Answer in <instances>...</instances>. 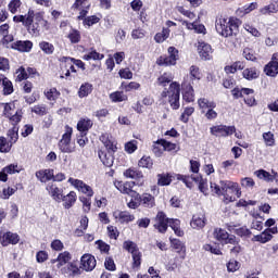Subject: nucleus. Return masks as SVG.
<instances>
[{
    "mask_svg": "<svg viewBox=\"0 0 278 278\" xmlns=\"http://www.w3.org/2000/svg\"><path fill=\"white\" fill-rule=\"evenodd\" d=\"M211 190L217 197H224V203H233L240 199V188L238 184L229 180H220L219 184L211 182Z\"/></svg>",
    "mask_w": 278,
    "mask_h": 278,
    "instance_id": "obj_1",
    "label": "nucleus"
},
{
    "mask_svg": "<svg viewBox=\"0 0 278 278\" xmlns=\"http://www.w3.org/2000/svg\"><path fill=\"white\" fill-rule=\"evenodd\" d=\"M240 25L242 22L238 17H224L223 15L216 17L215 28L219 36L224 38H229V36H237L238 31H240Z\"/></svg>",
    "mask_w": 278,
    "mask_h": 278,
    "instance_id": "obj_2",
    "label": "nucleus"
},
{
    "mask_svg": "<svg viewBox=\"0 0 278 278\" xmlns=\"http://www.w3.org/2000/svg\"><path fill=\"white\" fill-rule=\"evenodd\" d=\"M180 225L181 222L179 219L167 218L164 212H159L154 219V228L157 229L160 233H166L169 226L178 237H181L184 232Z\"/></svg>",
    "mask_w": 278,
    "mask_h": 278,
    "instance_id": "obj_3",
    "label": "nucleus"
},
{
    "mask_svg": "<svg viewBox=\"0 0 278 278\" xmlns=\"http://www.w3.org/2000/svg\"><path fill=\"white\" fill-rule=\"evenodd\" d=\"M181 93V85L177 81H172L169 84L168 89H164L161 92V101L163 103H169L172 110H179L180 103H179V97Z\"/></svg>",
    "mask_w": 278,
    "mask_h": 278,
    "instance_id": "obj_4",
    "label": "nucleus"
},
{
    "mask_svg": "<svg viewBox=\"0 0 278 278\" xmlns=\"http://www.w3.org/2000/svg\"><path fill=\"white\" fill-rule=\"evenodd\" d=\"M72 138H73V127L66 125L64 127V134L62 135V138L59 141V149L62 153L75 152V146L72 144L71 142Z\"/></svg>",
    "mask_w": 278,
    "mask_h": 278,
    "instance_id": "obj_5",
    "label": "nucleus"
},
{
    "mask_svg": "<svg viewBox=\"0 0 278 278\" xmlns=\"http://www.w3.org/2000/svg\"><path fill=\"white\" fill-rule=\"evenodd\" d=\"M134 186H138L139 188H142L144 186V180H138L136 181H117L115 182V188L119 190L122 194H128V197H138V191L134 190Z\"/></svg>",
    "mask_w": 278,
    "mask_h": 278,
    "instance_id": "obj_6",
    "label": "nucleus"
},
{
    "mask_svg": "<svg viewBox=\"0 0 278 278\" xmlns=\"http://www.w3.org/2000/svg\"><path fill=\"white\" fill-rule=\"evenodd\" d=\"M167 51L168 56H160L156 60L159 66H175V64H177V60H179V50L175 47H169Z\"/></svg>",
    "mask_w": 278,
    "mask_h": 278,
    "instance_id": "obj_7",
    "label": "nucleus"
},
{
    "mask_svg": "<svg viewBox=\"0 0 278 278\" xmlns=\"http://www.w3.org/2000/svg\"><path fill=\"white\" fill-rule=\"evenodd\" d=\"M213 236L223 244H238V239L236 236L229 235V232L223 228H215Z\"/></svg>",
    "mask_w": 278,
    "mask_h": 278,
    "instance_id": "obj_8",
    "label": "nucleus"
},
{
    "mask_svg": "<svg viewBox=\"0 0 278 278\" xmlns=\"http://www.w3.org/2000/svg\"><path fill=\"white\" fill-rule=\"evenodd\" d=\"M67 181L73 186V188L78 190V192L86 194V197H89V199H91V197H94V191L92 190V187H90L89 185H86L84 180L68 178Z\"/></svg>",
    "mask_w": 278,
    "mask_h": 278,
    "instance_id": "obj_9",
    "label": "nucleus"
},
{
    "mask_svg": "<svg viewBox=\"0 0 278 278\" xmlns=\"http://www.w3.org/2000/svg\"><path fill=\"white\" fill-rule=\"evenodd\" d=\"M212 136H219L222 138H227V136H233L236 134V126L217 125L211 128Z\"/></svg>",
    "mask_w": 278,
    "mask_h": 278,
    "instance_id": "obj_10",
    "label": "nucleus"
},
{
    "mask_svg": "<svg viewBox=\"0 0 278 278\" xmlns=\"http://www.w3.org/2000/svg\"><path fill=\"white\" fill-rule=\"evenodd\" d=\"M46 190L53 201H55L56 203H62V195L64 194V189L58 187L55 182H49L46 186Z\"/></svg>",
    "mask_w": 278,
    "mask_h": 278,
    "instance_id": "obj_11",
    "label": "nucleus"
},
{
    "mask_svg": "<svg viewBox=\"0 0 278 278\" xmlns=\"http://www.w3.org/2000/svg\"><path fill=\"white\" fill-rule=\"evenodd\" d=\"M80 268L86 273H92L97 268V258L92 254H84L80 258Z\"/></svg>",
    "mask_w": 278,
    "mask_h": 278,
    "instance_id": "obj_12",
    "label": "nucleus"
},
{
    "mask_svg": "<svg viewBox=\"0 0 278 278\" xmlns=\"http://www.w3.org/2000/svg\"><path fill=\"white\" fill-rule=\"evenodd\" d=\"M181 88H182L184 101H186V103L194 102V88H192V85H190V83H188V76L184 78Z\"/></svg>",
    "mask_w": 278,
    "mask_h": 278,
    "instance_id": "obj_13",
    "label": "nucleus"
},
{
    "mask_svg": "<svg viewBox=\"0 0 278 278\" xmlns=\"http://www.w3.org/2000/svg\"><path fill=\"white\" fill-rule=\"evenodd\" d=\"M275 233H278L277 226L265 229L261 235L254 236L253 240L254 242H261L262 244H266V242H270V240H273V235Z\"/></svg>",
    "mask_w": 278,
    "mask_h": 278,
    "instance_id": "obj_14",
    "label": "nucleus"
},
{
    "mask_svg": "<svg viewBox=\"0 0 278 278\" xmlns=\"http://www.w3.org/2000/svg\"><path fill=\"white\" fill-rule=\"evenodd\" d=\"M21 238L15 232H0V242L2 247H9V244H18Z\"/></svg>",
    "mask_w": 278,
    "mask_h": 278,
    "instance_id": "obj_15",
    "label": "nucleus"
},
{
    "mask_svg": "<svg viewBox=\"0 0 278 278\" xmlns=\"http://www.w3.org/2000/svg\"><path fill=\"white\" fill-rule=\"evenodd\" d=\"M198 53L201 60L207 61L212 60V53H214V50L211 45L205 43L204 41H199Z\"/></svg>",
    "mask_w": 278,
    "mask_h": 278,
    "instance_id": "obj_16",
    "label": "nucleus"
},
{
    "mask_svg": "<svg viewBox=\"0 0 278 278\" xmlns=\"http://www.w3.org/2000/svg\"><path fill=\"white\" fill-rule=\"evenodd\" d=\"M265 75L268 77H277L278 75V53H275L269 62L264 68Z\"/></svg>",
    "mask_w": 278,
    "mask_h": 278,
    "instance_id": "obj_17",
    "label": "nucleus"
},
{
    "mask_svg": "<svg viewBox=\"0 0 278 278\" xmlns=\"http://www.w3.org/2000/svg\"><path fill=\"white\" fill-rule=\"evenodd\" d=\"M72 257L71 252L64 251L60 253L56 258H52L50 263L53 264L55 268H62V266H66V264L71 262Z\"/></svg>",
    "mask_w": 278,
    "mask_h": 278,
    "instance_id": "obj_18",
    "label": "nucleus"
},
{
    "mask_svg": "<svg viewBox=\"0 0 278 278\" xmlns=\"http://www.w3.org/2000/svg\"><path fill=\"white\" fill-rule=\"evenodd\" d=\"M113 217L122 225L125 223H134L136 219V217L127 211H115L113 212Z\"/></svg>",
    "mask_w": 278,
    "mask_h": 278,
    "instance_id": "obj_19",
    "label": "nucleus"
},
{
    "mask_svg": "<svg viewBox=\"0 0 278 278\" xmlns=\"http://www.w3.org/2000/svg\"><path fill=\"white\" fill-rule=\"evenodd\" d=\"M116 151H110V150H100L98 152V155L104 166H108L110 168L114 165V155L112 153H115Z\"/></svg>",
    "mask_w": 278,
    "mask_h": 278,
    "instance_id": "obj_20",
    "label": "nucleus"
},
{
    "mask_svg": "<svg viewBox=\"0 0 278 278\" xmlns=\"http://www.w3.org/2000/svg\"><path fill=\"white\" fill-rule=\"evenodd\" d=\"M100 141L106 151H116V140L110 134L105 132L100 136Z\"/></svg>",
    "mask_w": 278,
    "mask_h": 278,
    "instance_id": "obj_21",
    "label": "nucleus"
},
{
    "mask_svg": "<svg viewBox=\"0 0 278 278\" xmlns=\"http://www.w3.org/2000/svg\"><path fill=\"white\" fill-rule=\"evenodd\" d=\"M35 177L41 182L53 181V169H40L36 172Z\"/></svg>",
    "mask_w": 278,
    "mask_h": 278,
    "instance_id": "obj_22",
    "label": "nucleus"
},
{
    "mask_svg": "<svg viewBox=\"0 0 278 278\" xmlns=\"http://www.w3.org/2000/svg\"><path fill=\"white\" fill-rule=\"evenodd\" d=\"M207 223V219L205 218V215L200 214V215H193L190 222V227L193 229H203Z\"/></svg>",
    "mask_w": 278,
    "mask_h": 278,
    "instance_id": "obj_23",
    "label": "nucleus"
},
{
    "mask_svg": "<svg viewBox=\"0 0 278 278\" xmlns=\"http://www.w3.org/2000/svg\"><path fill=\"white\" fill-rule=\"evenodd\" d=\"M33 47H34V43L29 40L16 41L12 43V49H15L16 51H21L22 53H29Z\"/></svg>",
    "mask_w": 278,
    "mask_h": 278,
    "instance_id": "obj_24",
    "label": "nucleus"
},
{
    "mask_svg": "<svg viewBox=\"0 0 278 278\" xmlns=\"http://www.w3.org/2000/svg\"><path fill=\"white\" fill-rule=\"evenodd\" d=\"M61 201H63V207H65V210H71V207L77 202V193L75 191H71L66 195L63 194Z\"/></svg>",
    "mask_w": 278,
    "mask_h": 278,
    "instance_id": "obj_25",
    "label": "nucleus"
},
{
    "mask_svg": "<svg viewBox=\"0 0 278 278\" xmlns=\"http://www.w3.org/2000/svg\"><path fill=\"white\" fill-rule=\"evenodd\" d=\"M123 175L126 179H138V181H144V179H142L144 175H142V172L138 170L136 167H129L124 170Z\"/></svg>",
    "mask_w": 278,
    "mask_h": 278,
    "instance_id": "obj_26",
    "label": "nucleus"
},
{
    "mask_svg": "<svg viewBox=\"0 0 278 278\" xmlns=\"http://www.w3.org/2000/svg\"><path fill=\"white\" fill-rule=\"evenodd\" d=\"M182 25L184 27H187V29L189 30H194L195 34H205L206 29H205V25L203 24H199V22H188V21H182Z\"/></svg>",
    "mask_w": 278,
    "mask_h": 278,
    "instance_id": "obj_27",
    "label": "nucleus"
},
{
    "mask_svg": "<svg viewBox=\"0 0 278 278\" xmlns=\"http://www.w3.org/2000/svg\"><path fill=\"white\" fill-rule=\"evenodd\" d=\"M198 105L202 114H205L207 110L216 109V102L208 100L207 98H200L198 100Z\"/></svg>",
    "mask_w": 278,
    "mask_h": 278,
    "instance_id": "obj_28",
    "label": "nucleus"
},
{
    "mask_svg": "<svg viewBox=\"0 0 278 278\" xmlns=\"http://www.w3.org/2000/svg\"><path fill=\"white\" fill-rule=\"evenodd\" d=\"M13 21L14 23H22L26 27V25L34 23V11L29 10L26 15H15Z\"/></svg>",
    "mask_w": 278,
    "mask_h": 278,
    "instance_id": "obj_29",
    "label": "nucleus"
},
{
    "mask_svg": "<svg viewBox=\"0 0 278 278\" xmlns=\"http://www.w3.org/2000/svg\"><path fill=\"white\" fill-rule=\"evenodd\" d=\"M170 244L176 253L180 255L181 260H186V244L179 239H170Z\"/></svg>",
    "mask_w": 278,
    "mask_h": 278,
    "instance_id": "obj_30",
    "label": "nucleus"
},
{
    "mask_svg": "<svg viewBox=\"0 0 278 278\" xmlns=\"http://www.w3.org/2000/svg\"><path fill=\"white\" fill-rule=\"evenodd\" d=\"M140 205L143 207H148L151 210V207H155V197H153L151 193H143L140 195Z\"/></svg>",
    "mask_w": 278,
    "mask_h": 278,
    "instance_id": "obj_31",
    "label": "nucleus"
},
{
    "mask_svg": "<svg viewBox=\"0 0 278 278\" xmlns=\"http://www.w3.org/2000/svg\"><path fill=\"white\" fill-rule=\"evenodd\" d=\"M192 181L198 184L200 192L203 194H207V179L203 178L201 175H192L191 176Z\"/></svg>",
    "mask_w": 278,
    "mask_h": 278,
    "instance_id": "obj_32",
    "label": "nucleus"
},
{
    "mask_svg": "<svg viewBox=\"0 0 278 278\" xmlns=\"http://www.w3.org/2000/svg\"><path fill=\"white\" fill-rule=\"evenodd\" d=\"M278 12V2H271L260 9V14L263 16H270L271 14H277Z\"/></svg>",
    "mask_w": 278,
    "mask_h": 278,
    "instance_id": "obj_33",
    "label": "nucleus"
},
{
    "mask_svg": "<svg viewBox=\"0 0 278 278\" xmlns=\"http://www.w3.org/2000/svg\"><path fill=\"white\" fill-rule=\"evenodd\" d=\"M253 10H257V2H252L237 9L236 14L237 16H247V14H251Z\"/></svg>",
    "mask_w": 278,
    "mask_h": 278,
    "instance_id": "obj_34",
    "label": "nucleus"
},
{
    "mask_svg": "<svg viewBox=\"0 0 278 278\" xmlns=\"http://www.w3.org/2000/svg\"><path fill=\"white\" fill-rule=\"evenodd\" d=\"M173 79H174L173 73L165 72L157 77L156 84L157 86H162L163 88H166V86H168V84H170Z\"/></svg>",
    "mask_w": 278,
    "mask_h": 278,
    "instance_id": "obj_35",
    "label": "nucleus"
},
{
    "mask_svg": "<svg viewBox=\"0 0 278 278\" xmlns=\"http://www.w3.org/2000/svg\"><path fill=\"white\" fill-rule=\"evenodd\" d=\"M92 119L80 118L77 123V129L80 131V134H86V131L92 128Z\"/></svg>",
    "mask_w": 278,
    "mask_h": 278,
    "instance_id": "obj_36",
    "label": "nucleus"
},
{
    "mask_svg": "<svg viewBox=\"0 0 278 278\" xmlns=\"http://www.w3.org/2000/svg\"><path fill=\"white\" fill-rule=\"evenodd\" d=\"M243 78L248 79V81H253V79H257L260 77V71L255 67H248L242 72Z\"/></svg>",
    "mask_w": 278,
    "mask_h": 278,
    "instance_id": "obj_37",
    "label": "nucleus"
},
{
    "mask_svg": "<svg viewBox=\"0 0 278 278\" xmlns=\"http://www.w3.org/2000/svg\"><path fill=\"white\" fill-rule=\"evenodd\" d=\"M26 27L33 36H40V22H38L36 17H33V22L26 25Z\"/></svg>",
    "mask_w": 278,
    "mask_h": 278,
    "instance_id": "obj_38",
    "label": "nucleus"
},
{
    "mask_svg": "<svg viewBox=\"0 0 278 278\" xmlns=\"http://www.w3.org/2000/svg\"><path fill=\"white\" fill-rule=\"evenodd\" d=\"M2 86H3V94L5 97L12 94L14 92V85H12V80H9L8 77L3 76L2 78Z\"/></svg>",
    "mask_w": 278,
    "mask_h": 278,
    "instance_id": "obj_39",
    "label": "nucleus"
},
{
    "mask_svg": "<svg viewBox=\"0 0 278 278\" xmlns=\"http://www.w3.org/2000/svg\"><path fill=\"white\" fill-rule=\"evenodd\" d=\"M92 92V84L85 83L80 86L78 90V97L79 99H84L85 97H88Z\"/></svg>",
    "mask_w": 278,
    "mask_h": 278,
    "instance_id": "obj_40",
    "label": "nucleus"
},
{
    "mask_svg": "<svg viewBox=\"0 0 278 278\" xmlns=\"http://www.w3.org/2000/svg\"><path fill=\"white\" fill-rule=\"evenodd\" d=\"M39 48L41 49V51H43V53H46V55H53V51H55V47L53 46V43H50L48 41L39 42Z\"/></svg>",
    "mask_w": 278,
    "mask_h": 278,
    "instance_id": "obj_41",
    "label": "nucleus"
},
{
    "mask_svg": "<svg viewBox=\"0 0 278 278\" xmlns=\"http://www.w3.org/2000/svg\"><path fill=\"white\" fill-rule=\"evenodd\" d=\"M111 101L113 103H121L123 101H127V94H125L123 91H115L110 94Z\"/></svg>",
    "mask_w": 278,
    "mask_h": 278,
    "instance_id": "obj_42",
    "label": "nucleus"
},
{
    "mask_svg": "<svg viewBox=\"0 0 278 278\" xmlns=\"http://www.w3.org/2000/svg\"><path fill=\"white\" fill-rule=\"evenodd\" d=\"M3 168L7 175H16V173H21V170H23V166L18 165L17 163L10 164Z\"/></svg>",
    "mask_w": 278,
    "mask_h": 278,
    "instance_id": "obj_43",
    "label": "nucleus"
},
{
    "mask_svg": "<svg viewBox=\"0 0 278 278\" xmlns=\"http://www.w3.org/2000/svg\"><path fill=\"white\" fill-rule=\"evenodd\" d=\"M254 175H256L258 179H263L264 181H275V176L270 175V173L264 169L254 172Z\"/></svg>",
    "mask_w": 278,
    "mask_h": 278,
    "instance_id": "obj_44",
    "label": "nucleus"
},
{
    "mask_svg": "<svg viewBox=\"0 0 278 278\" xmlns=\"http://www.w3.org/2000/svg\"><path fill=\"white\" fill-rule=\"evenodd\" d=\"M138 166L140 168H153V159H151V156H142L139 162H138Z\"/></svg>",
    "mask_w": 278,
    "mask_h": 278,
    "instance_id": "obj_45",
    "label": "nucleus"
},
{
    "mask_svg": "<svg viewBox=\"0 0 278 278\" xmlns=\"http://www.w3.org/2000/svg\"><path fill=\"white\" fill-rule=\"evenodd\" d=\"M12 142L8 141L5 137H0V151L1 153H10L12 151Z\"/></svg>",
    "mask_w": 278,
    "mask_h": 278,
    "instance_id": "obj_46",
    "label": "nucleus"
},
{
    "mask_svg": "<svg viewBox=\"0 0 278 278\" xmlns=\"http://www.w3.org/2000/svg\"><path fill=\"white\" fill-rule=\"evenodd\" d=\"M170 36V29L163 28L161 33H157L154 36L155 42H164V40H167V38Z\"/></svg>",
    "mask_w": 278,
    "mask_h": 278,
    "instance_id": "obj_47",
    "label": "nucleus"
},
{
    "mask_svg": "<svg viewBox=\"0 0 278 278\" xmlns=\"http://www.w3.org/2000/svg\"><path fill=\"white\" fill-rule=\"evenodd\" d=\"M34 18L39 23L40 27H45V29H49V22L45 20V13L42 12L34 13Z\"/></svg>",
    "mask_w": 278,
    "mask_h": 278,
    "instance_id": "obj_48",
    "label": "nucleus"
},
{
    "mask_svg": "<svg viewBox=\"0 0 278 278\" xmlns=\"http://www.w3.org/2000/svg\"><path fill=\"white\" fill-rule=\"evenodd\" d=\"M172 181H173V178L168 174H159L157 175V185L159 186H170Z\"/></svg>",
    "mask_w": 278,
    "mask_h": 278,
    "instance_id": "obj_49",
    "label": "nucleus"
},
{
    "mask_svg": "<svg viewBox=\"0 0 278 278\" xmlns=\"http://www.w3.org/2000/svg\"><path fill=\"white\" fill-rule=\"evenodd\" d=\"M235 233L237 236H239L240 238H251V230L247 227H240L238 228V226H235Z\"/></svg>",
    "mask_w": 278,
    "mask_h": 278,
    "instance_id": "obj_50",
    "label": "nucleus"
},
{
    "mask_svg": "<svg viewBox=\"0 0 278 278\" xmlns=\"http://www.w3.org/2000/svg\"><path fill=\"white\" fill-rule=\"evenodd\" d=\"M67 270L70 273V277H77L81 275V267L77 266L75 263H70L67 265Z\"/></svg>",
    "mask_w": 278,
    "mask_h": 278,
    "instance_id": "obj_51",
    "label": "nucleus"
},
{
    "mask_svg": "<svg viewBox=\"0 0 278 278\" xmlns=\"http://www.w3.org/2000/svg\"><path fill=\"white\" fill-rule=\"evenodd\" d=\"M7 118H9V121L12 125H18V122L21 121V118H23V111L16 110V112L12 113Z\"/></svg>",
    "mask_w": 278,
    "mask_h": 278,
    "instance_id": "obj_52",
    "label": "nucleus"
},
{
    "mask_svg": "<svg viewBox=\"0 0 278 278\" xmlns=\"http://www.w3.org/2000/svg\"><path fill=\"white\" fill-rule=\"evenodd\" d=\"M130 201L127 203V206L130 210H138V206H140V193L137 192V195H130Z\"/></svg>",
    "mask_w": 278,
    "mask_h": 278,
    "instance_id": "obj_53",
    "label": "nucleus"
},
{
    "mask_svg": "<svg viewBox=\"0 0 278 278\" xmlns=\"http://www.w3.org/2000/svg\"><path fill=\"white\" fill-rule=\"evenodd\" d=\"M124 249L128 251V253H131V255L140 252V250H138V245L134 241H125Z\"/></svg>",
    "mask_w": 278,
    "mask_h": 278,
    "instance_id": "obj_54",
    "label": "nucleus"
},
{
    "mask_svg": "<svg viewBox=\"0 0 278 278\" xmlns=\"http://www.w3.org/2000/svg\"><path fill=\"white\" fill-rule=\"evenodd\" d=\"M21 5H23V2L21 0H11L8 4V8L11 14H16V12H18V10L21 9Z\"/></svg>",
    "mask_w": 278,
    "mask_h": 278,
    "instance_id": "obj_55",
    "label": "nucleus"
},
{
    "mask_svg": "<svg viewBox=\"0 0 278 278\" xmlns=\"http://www.w3.org/2000/svg\"><path fill=\"white\" fill-rule=\"evenodd\" d=\"M242 55L250 62H255V60H257V54H255V51H253L251 48H244Z\"/></svg>",
    "mask_w": 278,
    "mask_h": 278,
    "instance_id": "obj_56",
    "label": "nucleus"
},
{
    "mask_svg": "<svg viewBox=\"0 0 278 278\" xmlns=\"http://www.w3.org/2000/svg\"><path fill=\"white\" fill-rule=\"evenodd\" d=\"M139 88L140 83L130 81L129 84H122V90H124L125 92H131V90H139Z\"/></svg>",
    "mask_w": 278,
    "mask_h": 278,
    "instance_id": "obj_57",
    "label": "nucleus"
},
{
    "mask_svg": "<svg viewBox=\"0 0 278 278\" xmlns=\"http://www.w3.org/2000/svg\"><path fill=\"white\" fill-rule=\"evenodd\" d=\"M8 137L10 138L9 142H11V144H15L16 140H18V128L14 126L10 129L8 131Z\"/></svg>",
    "mask_w": 278,
    "mask_h": 278,
    "instance_id": "obj_58",
    "label": "nucleus"
},
{
    "mask_svg": "<svg viewBox=\"0 0 278 278\" xmlns=\"http://www.w3.org/2000/svg\"><path fill=\"white\" fill-rule=\"evenodd\" d=\"M263 140L266 147H275V135H273V132L263 134Z\"/></svg>",
    "mask_w": 278,
    "mask_h": 278,
    "instance_id": "obj_59",
    "label": "nucleus"
},
{
    "mask_svg": "<svg viewBox=\"0 0 278 278\" xmlns=\"http://www.w3.org/2000/svg\"><path fill=\"white\" fill-rule=\"evenodd\" d=\"M46 97L49 101H56L60 98V91L55 88H51L46 91Z\"/></svg>",
    "mask_w": 278,
    "mask_h": 278,
    "instance_id": "obj_60",
    "label": "nucleus"
},
{
    "mask_svg": "<svg viewBox=\"0 0 278 278\" xmlns=\"http://www.w3.org/2000/svg\"><path fill=\"white\" fill-rule=\"evenodd\" d=\"M15 75L16 81H24V79H27L28 77L27 70H25L23 66L16 70Z\"/></svg>",
    "mask_w": 278,
    "mask_h": 278,
    "instance_id": "obj_61",
    "label": "nucleus"
},
{
    "mask_svg": "<svg viewBox=\"0 0 278 278\" xmlns=\"http://www.w3.org/2000/svg\"><path fill=\"white\" fill-rule=\"evenodd\" d=\"M68 39L73 45H77V42L81 40V34H79L78 30L73 29L68 34Z\"/></svg>",
    "mask_w": 278,
    "mask_h": 278,
    "instance_id": "obj_62",
    "label": "nucleus"
},
{
    "mask_svg": "<svg viewBox=\"0 0 278 278\" xmlns=\"http://www.w3.org/2000/svg\"><path fill=\"white\" fill-rule=\"evenodd\" d=\"M103 58H105L103 54L97 52V51H91L88 54H85L83 56L84 60H103Z\"/></svg>",
    "mask_w": 278,
    "mask_h": 278,
    "instance_id": "obj_63",
    "label": "nucleus"
},
{
    "mask_svg": "<svg viewBox=\"0 0 278 278\" xmlns=\"http://www.w3.org/2000/svg\"><path fill=\"white\" fill-rule=\"evenodd\" d=\"M227 270L228 273H236L237 270H240V262L230 260L227 264Z\"/></svg>",
    "mask_w": 278,
    "mask_h": 278,
    "instance_id": "obj_64",
    "label": "nucleus"
}]
</instances>
